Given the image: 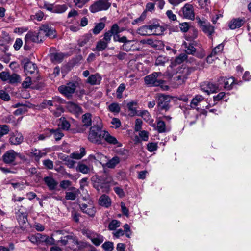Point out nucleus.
Wrapping results in <instances>:
<instances>
[{
  "mask_svg": "<svg viewBox=\"0 0 251 251\" xmlns=\"http://www.w3.org/2000/svg\"><path fill=\"white\" fill-rule=\"evenodd\" d=\"M101 131L100 128L99 126H94L91 127L88 135L89 141L96 144H101L102 139Z\"/></svg>",
  "mask_w": 251,
  "mask_h": 251,
  "instance_id": "nucleus-1",
  "label": "nucleus"
},
{
  "mask_svg": "<svg viewBox=\"0 0 251 251\" xmlns=\"http://www.w3.org/2000/svg\"><path fill=\"white\" fill-rule=\"evenodd\" d=\"M110 6L108 0H99L92 4L89 8L91 12L95 13L100 11L106 10Z\"/></svg>",
  "mask_w": 251,
  "mask_h": 251,
  "instance_id": "nucleus-2",
  "label": "nucleus"
},
{
  "mask_svg": "<svg viewBox=\"0 0 251 251\" xmlns=\"http://www.w3.org/2000/svg\"><path fill=\"white\" fill-rule=\"evenodd\" d=\"M171 100L172 98L169 95H159L157 102L158 109L159 110H168L170 108L169 103Z\"/></svg>",
  "mask_w": 251,
  "mask_h": 251,
  "instance_id": "nucleus-3",
  "label": "nucleus"
},
{
  "mask_svg": "<svg viewBox=\"0 0 251 251\" xmlns=\"http://www.w3.org/2000/svg\"><path fill=\"white\" fill-rule=\"evenodd\" d=\"M76 83L69 82L66 85H62L58 87V91L67 97H70L75 92L76 89Z\"/></svg>",
  "mask_w": 251,
  "mask_h": 251,
  "instance_id": "nucleus-4",
  "label": "nucleus"
},
{
  "mask_svg": "<svg viewBox=\"0 0 251 251\" xmlns=\"http://www.w3.org/2000/svg\"><path fill=\"white\" fill-rule=\"evenodd\" d=\"M161 75V73L154 72L145 77V82L146 84L152 86L160 85L163 81L157 79V77Z\"/></svg>",
  "mask_w": 251,
  "mask_h": 251,
  "instance_id": "nucleus-5",
  "label": "nucleus"
},
{
  "mask_svg": "<svg viewBox=\"0 0 251 251\" xmlns=\"http://www.w3.org/2000/svg\"><path fill=\"white\" fill-rule=\"evenodd\" d=\"M218 87H223L225 89L230 90L232 88L235 80L233 77H220L218 80Z\"/></svg>",
  "mask_w": 251,
  "mask_h": 251,
  "instance_id": "nucleus-6",
  "label": "nucleus"
},
{
  "mask_svg": "<svg viewBox=\"0 0 251 251\" xmlns=\"http://www.w3.org/2000/svg\"><path fill=\"white\" fill-rule=\"evenodd\" d=\"M182 12L183 17L187 19L193 20L195 18L194 7L192 4L186 3L182 8L180 13Z\"/></svg>",
  "mask_w": 251,
  "mask_h": 251,
  "instance_id": "nucleus-7",
  "label": "nucleus"
},
{
  "mask_svg": "<svg viewBox=\"0 0 251 251\" xmlns=\"http://www.w3.org/2000/svg\"><path fill=\"white\" fill-rule=\"evenodd\" d=\"M86 235L96 246L100 245L104 240L102 235L91 231H86Z\"/></svg>",
  "mask_w": 251,
  "mask_h": 251,
  "instance_id": "nucleus-8",
  "label": "nucleus"
},
{
  "mask_svg": "<svg viewBox=\"0 0 251 251\" xmlns=\"http://www.w3.org/2000/svg\"><path fill=\"white\" fill-rule=\"evenodd\" d=\"M218 89V85L216 86L209 82H204L201 85V90L208 95L216 92Z\"/></svg>",
  "mask_w": 251,
  "mask_h": 251,
  "instance_id": "nucleus-9",
  "label": "nucleus"
},
{
  "mask_svg": "<svg viewBox=\"0 0 251 251\" xmlns=\"http://www.w3.org/2000/svg\"><path fill=\"white\" fill-rule=\"evenodd\" d=\"M101 135H102V138L104 139L108 144L116 145L118 147L122 146V144L119 142L115 137L111 135L107 131H101Z\"/></svg>",
  "mask_w": 251,
  "mask_h": 251,
  "instance_id": "nucleus-10",
  "label": "nucleus"
},
{
  "mask_svg": "<svg viewBox=\"0 0 251 251\" xmlns=\"http://www.w3.org/2000/svg\"><path fill=\"white\" fill-rule=\"evenodd\" d=\"M196 19L204 33L211 35L214 32V28L213 26L209 24H207L205 21H202L199 18H197Z\"/></svg>",
  "mask_w": 251,
  "mask_h": 251,
  "instance_id": "nucleus-11",
  "label": "nucleus"
},
{
  "mask_svg": "<svg viewBox=\"0 0 251 251\" xmlns=\"http://www.w3.org/2000/svg\"><path fill=\"white\" fill-rule=\"evenodd\" d=\"M47 154L46 149L39 150L36 148L32 149L29 153V155L35 160L38 161L39 159L45 156Z\"/></svg>",
  "mask_w": 251,
  "mask_h": 251,
  "instance_id": "nucleus-12",
  "label": "nucleus"
},
{
  "mask_svg": "<svg viewBox=\"0 0 251 251\" xmlns=\"http://www.w3.org/2000/svg\"><path fill=\"white\" fill-rule=\"evenodd\" d=\"M19 154L13 150L6 151L2 156L3 161L6 164L12 163Z\"/></svg>",
  "mask_w": 251,
  "mask_h": 251,
  "instance_id": "nucleus-13",
  "label": "nucleus"
},
{
  "mask_svg": "<svg viewBox=\"0 0 251 251\" xmlns=\"http://www.w3.org/2000/svg\"><path fill=\"white\" fill-rule=\"evenodd\" d=\"M191 69L189 68H185L183 70V74L178 75L174 78L176 81V85L178 86L183 84L186 79L188 75H189L191 72Z\"/></svg>",
  "mask_w": 251,
  "mask_h": 251,
  "instance_id": "nucleus-14",
  "label": "nucleus"
},
{
  "mask_svg": "<svg viewBox=\"0 0 251 251\" xmlns=\"http://www.w3.org/2000/svg\"><path fill=\"white\" fill-rule=\"evenodd\" d=\"M69 190L66 192L65 195V199L68 200H75L80 193L79 189L74 187H71Z\"/></svg>",
  "mask_w": 251,
  "mask_h": 251,
  "instance_id": "nucleus-15",
  "label": "nucleus"
},
{
  "mask_svg": "<svg viewBox=\"0 0 251 251\" xmlns=\"http://www.w3.org/2000/svg\"><path fill=\"white\" fill-rule=\"evenodd\" d=\"M23 136L21 133L15 132L10 136L9 142L13 145H19L23 142Z\"/></svg>",
  "mask_w": 251,
  "mask_h": 251,
  "instance_id": "nucleus-16",
  "label": "nucleus"
},
{
  "mask_svg": "<svg viewBox=\"0 0 251 251\" xmlns=\"http://www.w3.org/2000/svg\"><path fill=\"white\" fill-rule=\"evenodd\" d=\"M245 22V19L236 18L232 19L229 23L228 25L231 29L240 27Z\"/></svg>",
  "mask_w": 251,
  "mask_h": 251,
  "instance_id": "nucleus-17",
  "label": "nucleus"
},
{
  "mask_svg": "<svg viewBox=\"0 0 251 251\" xmlns=\"http://www.w3.org/2000/svg\"><path fill=\"white\" fill-rule=\"evenodd\" d=\"M132 41V40H127L126 36L121 37V38L119 40V42L124 43L122 49L127 51L134 50L133 48V45H131Z\"/></svg>",
  "mask_w": 251,
  "mask_h": 251,
  "instance_id": "nucleus-18",
  "label": "nucleus"
},
{
  "mask_svg": "<svg viewBox=\"0 0 251 251\" xmlns=\"http://www.w3.org/2000/svg\"><path fill=\"white\" fill-rule=\"evenodd\" d=\"M41 28L44 34H45L46 37H49L50 38L55 37V30L53 28L50 27L48 25H44L41 26Z\"/></svg>",
  "mask_w": 251,
  "mask_h": 251,
  "instance_id": "nucleus-19",
  "label": "nucleus"
},
{
  "mask_svg": "<svg viewBox=\"0 0 251 251\" xmlns=\"http://www.w3.org/2000/svg\"><path fill=\"white\" fill-rule=\"evenodd\" d=\"M64 102V100L58 97H55L51 100H46L45 104L50 107H54Z\"/></svg>",
  "mask_w": 251,
  "mask_h": 251,
  "instance_id": "nucleus-20",
  "label": "nucleus"
},
{
  "mask_svg": "<svg viewBox=\"0 0 251 251\" xmlns=\"http://www.w3.org/2000/svg\"><path fill=\"white\" fill-rule=\"evenodd\" d=\"M102 78L98 74H95L90 75L87 80V82L92 85H99L100 84Z\"/></svg>",
  "mask_w": 251,
  "mask_h": 251,
  "instance_id": "nucleus-21",
  "label": "nucleus"
},
{
  "mask_svg": "<svg viewBox=\"0 0 251 251\" xmlns=\"http://www.w3.org/2000/svg\"><path fill=\"white\" fill-rule=\"evenodd\" d=\"M141 43L142 44H146L149 45H150L153 48H160L162 45L163 43L161 41L157 40H153L152 39H143L141 41Z\"/></svg>",
  "mask_w": 251,
  "mask_h": 251,
  "instance_id": "nucleus-22",
  "label": "nucleus"
},
{
  "mask_svg": "<svg viewBox=\"0 0 251 251\" xmlns=\"http://www.w3.org/2000/svg\"><path fill=\"white\" fill-rule=\"evenodd\" d=\"M25 72L28 74H32L37 71L36 65L30 61H28L24 65Z\"/></svg>",
  "mask_w": 251,
  "mask_h": 251,
  "instance_id": "nucleus-23",
  "label": "nucleus"
},
{
  "mask_svg": "<svg viewBox=\"0 0 251 251\" xmlns=\"http://www.w3.org/2000/svg\"><path fill=\"white\" fill-rule=\"evenodd\" d=\"M99 203L100 205L107 208L111 205V201L108 196L104 194L100 197Z\"/></svg>",
  "mask_w": 251,
  "mask_h": 251,
  "instance_id": "nucleus-24",
  "label": "nucleus"
},
{
  "mask_svg": "<svg viewBox=\"0 0 251 251\" xmlns=\"http://www.w3.org/2000/svg\"><path fill=\"white\" fill-rule=\"evenodd\" d=\"M67 107L68 110L71 113L75 114H79L82 113L81 107L75 103L69 102L67 104Z\"/></svg>",
  "mask_w": 251,
  "mask_h": 251,
  "instance_id": "nucleus-25",
  "label": "nucleus"
},
{
  "mask_svg": "<svg viewBox=\"0 0 251 251\" xmlns=\"http://www.w3.org/2000/svg\"><path fill=\"white\" fill-rule=\"evenodd\" d=\"M224 45L223 44H220L217 46L212 51L211 54L207 57V62L208 63H211L210 59L212 57L221 53L223 50Z\"/></svg>",
  "mask_w": 251,
  "mask_h": 251,
  "instance_id": "nucleus-26",
  "label": "nucleus"
},
{
  "mask_svg": "<svg viewBox=\"0 0 251 251\" xmlns=\"http://www.w3.org/2000/svg\"><path fill=\"white\" fill-rule=\"evenodd\" d=\"M151 35H160L163 32V28L158 24L149 25Z\"/></svg>",
  "mask_w": 251,
  "mask_h": 251,
  "instance_id": "nucleus-27",
  "label": "nucleus"
},
{
  "mask_svg": "<svg viewBox=\"0 0 251 251\" xmlns=\"http://www.w3.org/2000/svg\"><path fill=\"white\" fill-rule=\"evenodd\" d=\"M45 183L51 190L55 189L58 183L51 177H46L44 178Z\"/></svg>",
  "mask_w": 251,
  "mask_h": 251,
  "instance_id": "nucleus-28",
  "label": "nucleus"
},
{
  "mask_svg": "<svg viewBox=\"0 0 251 251\" xmlns=\"http://www.w3.org/2000/svg\"><path fill=\"white\" fill-rule=\"evenodd\" d=\"M141 116L145 121L150 124V125L152 127H155L153 120L151 118V116L147 111L145 110L142 111L141 113Z\"/></svg>",
  "mask_w": 251,
  "mask_h": 251,
  "instance_id": "nucleus-29",
  "label": "nucleus"
},
{
  "mask_svg": "<svg viewBox=\"0 0 251 251\" xmlns=\"http://www.w3.org/2000/svg\"><path fill=\"white\" fill-rule=\"evenodd\" d=\"M204 99L202 96L197 95L192 100L190 103V106L191 108L195 109L198 106V104L202 101Z\"/></svg>",
  "mask_w": 251,
  "mask_h": 251,
  "instance_id": "nucleus-30",
  "label": "nucleus"
},
{
  "mask_svg": "<svg viewBox=\"0 0 251 251\" xmlns=\"http://www.w3.org/2000/svg\"><path fill=\"white\" fill-rule=\"evenodd\" d=\"M37 38L36 32H28L25 37V44L28 43L30 41L37 43Z\"/></svg>",
  "mask_w": 251,
  "mask_h": 251,
  "instance_id": "nucleus-31",
  "label": "nucleus"
},
{
  "mask_svg": "<svg viewBox=\"0 0 251 251\" xmlns=\"http://www.w3.org/2000/svg\"><path fill=\"white\" fill-rule=\"evenodd\" d=\"M86 154L85 150L84 148H81L80 149V151H75L70 154V157L72 158L75 159H80L83 157Z\"/></svg>",
  "mask_w": 251,
  "mask_h": 251,
  "instance_id": "nucleus-32",
  "label": "nucleus"
},
{
  "mask_svg": "<svg viewBox=\"0 0 251 251\" xmlns=\"http://www.w3.org/2000/svg\"><path fill=\"white\" fill-rule=\"evenodd\" d=\"M137 33L142 36L151 35L149 25H143L137 29Z\"/></svg>",
  "mask_w": 251,
  "mask_h": 251,
  "instance_id": "nucleus-33",
  "label": "nucleus"
},
{
  "mask_svg": "<svg viewBox=\"0 0 251 251\" xmlns=\"http://www.w3.org/2000/svg\"><path fill=\"white\" fill-rule=\"evenodd\" d=\"M154 127L159 133H163L167 131L164 122L160 120L157 121L156 126Z\"/></svg>",
  "mask_w": 251,
  "mask_h": 251,
  "instance_id": "nucleus-34",
  "label": "nucleus"
},
{
  "mask_svg": "<svg viewBox=\"0 0 251 251\" xmlns=\"http://www.w3.org/2000/svg\"><path fill=\"white\" fill-rule=\"evenodd\" d=\"M76 170L83 174H88L91 171V168L83 163H79L76 167Z\"/></svg>",
  "mask_w": 251,
  "mask_h": 251,
  "instance_id": "nucleus-35",
  "label": "nucleus"
},
{
  "mask_svg": "<svg viewBox=\"0 0 251 251\" xmlns=\"http://www.w3.org/2000/svg\"><path fill=\"white\" fill-rule=\"evenodd\" d=\"M107 45L108 44L107 42H105L103 40H100L97 43L96 48L92 50L93 51H102L107 47Z\"/></svg>",
  "mask_w": 251,
  "mask_h": 251,
  "instance_id": "nucleus-36",
  "label": "nucleus"
},
{
  "mask_svg": "<svg viewBox=\"0 0 251 251\" xmlns=\"http://www.w3.org/2000/svg\"><path fill=\"white\" fill-rule=\"evenodd\" d=\"M120 162V159L117 156L113 157L105 163V166L109 168H113L115 167Z\"/></svg>",
  "mask_w": 251,
  "mask_h": 251,
  "instance_id": "nucleus-37",
  "label": "nucleus"
},
{
  "mask_svg": "<svg viewBox=\"0 0 251 251\" xmlns=\"http://www.w3.org/2000/svg\"><path fill=\"white\" fill-rule=\"evenodd\" d=\"M20 106L17 110H16L14 112V114L16 115H20L23 113H25L27 110V107L24 105H21L20 103H17L16 104L15 107H18Z\"/></svg>",
  "mask_w": 251,
  "mask_h": 251,
  "instance_id": "nucleus-38",
  "label": "nucleus"
},
{
  "mask_svg": "<svg viewBox=\"0 0 251 251\" xmlns=\"http://www.w3.org/2000/svg\"><path fill=\"white\" fill-rule=\"evenodd\" d=\"M58 104V106L54 107H50L49 109L55 117H59L63 113V108Z\"/></svg>",
  "mask_w": 251,
  "mask_h": 251,
  "instance_id": "nucleus-39",
  "label": "nucleus"
},
{
  "mask_svg": "<svg viewBox=\"0 0 251 251\" xmlns=\"http://www.w3.org/2000/svg\"><path fill=\"white\" fill-rule=\"evenodd\" d=\"M17 220L19 225L23 227L26 224L27 221V216L24 213H19L17 215Z\"/></svg>",
  "mask_w": 251,
  "mask_h": 251,
  "instance_id": "nucleus-40",
  "label": "nucleus"
},
{
  "mask_svg": "<svg viewBox=\"0 0 251 251\" xmlns=\"http://www.w3.org/2000/svg\"><path fill=\"white\" fill-rule=\"evenodd\" d=\"M64 57L62 53H52L50 55V59L52 62H60Z\"/></svg>",
  "mask_w": 251,
  "mask_h": 251,
  "instance_id": "nucleus-41",
  "label": "nucleus"
},
{
  "mask_svg": "<svg viewBox=\"0 0 251 251\" xmlns=\"http://www.w3.org/2000/svg\"><path fill=\"white\" fill-rule=\"evenodd\" d=\"M121 223L117 220H112L109 224L108 228L110 230L115 231L116 229L120 226Z\"/></svg>",
  "mask_w": 251,
  "mask_h": 251,
  "instance_id": "nucleus-42",
  "label": "nucleus"
},
{
  "mask_svg": "<svg viewBox=\"0 0 251 251\" xmlns=\"http://www.w3.org/2000/svg\"><path fill=\"white\" fill-rule=\"evenodd\" d=\"M168 61V58L164 56H159L156 59L155 65L156 66H163Z\"/></svg>",
  "mask_w": 251,
  "mask_h": 251,
  "instance_id": "nucleus-43",
  "label": "nucleus"
},
{
  "mask_svg": "<svg viewBox=\"0 0 251 251\" xmlns=\"http://www.w3.org/2000/svg\"><path fill=\"white\" fill-rule=\"evenodd\" d=\"M82 121L85 126H91L92 124L91 115L88 113L83 115L82 117Z\"/></svg>",
  "mask_w": 251,
  "mask_h": 251,
  "instance_id": "nucleus-44",
  "label": "nucleus"
},
{
  "mask_svg": "<svg viewBox=\"0 0 251 251\" xmlns=\"http://www.w3.org/2000/svg\"><path fill=\"white\" fill-rule=\"evenodd\" d=\"M59 125L64 129H68L70 127V125L68 121L66 120L64 117H61L60 119V122Z\"/></svg>",
  "mask_w": 251,
  "mask_h": 251,
  "instance_id": "nucleus-45",
  "label": "nucleus"
},
{
  "mask_svg": "<svg viewBox=\"0 0 251 251\" xmlns=\"http://www.w3.org/2000/svg\"><path fill=\"white\" fill-rule=\"evenodd\" d=\"M187 59V55L185 53H182L176 57L175 60V64H180Z\"/></svg>",
  "mask_w": 251,
  "mask_h": 251,
  "instance_id": "nucleus-46",
  "label": "nucleus"
},
{
  "mask_svg": "<svg viewBox=\"0 0 251 251\" xmlns=\"http://www.w3.org/2000/svg\"><path fill=\"white\" fill-rule=\"evenodd\" d=\"M126 85L124 83L120 84L119 87L116 90V97L118 99H121L122 98V93L125 90Z\"/></svg>",
  "mask_w": 251,
  "mask_h": 251,
  "instance_id": "nucleus-47",
  "label": "nucleus"
},
{
  "mask_svg": "<svg viewBox=\"0 0 251 251\" xmlns=\"http://www.w3.org/2000/svg\"><path fill=\"white\" fill-rule=\"evenodd\" d=\"M32 81L31 78L30 77H27L22 83V86L24 88H34L33 86H32Z\"/></svg>",
  "mask_w": 251,
  "mask_h": 251,
  "instance_id": "nucleus-48",
  "label": "nucleus"
},
{
  "mask_svg": "<svg viewBox=\"0 0 251 251\" xmlns=\"http://www.w3.org/2000/svg\"><path fill=\"white\" fill-rule=\"evenodd\" d=\"M8 82L10 83L14 84L20 82V76L16 74H13L12 75H9Z\"/></svg>",
  "mask_w": 251,
  "mask_h": 251,
  "instance_id": "nucleus-49",
  "label": "nucleus"
},
{
  "mask_svg": "<svg viewBox=\"0 0 251 251\" xmlns=\"http://www.w3.org/2000/svg\"><path fill=\"white\" fill-rule=\"evenodd\" d=\"M108 109L111 112L119 113L120 110V107L117 103H112L108 106Z\"/></svg>",
  "mask_w": 251,
  "mask_h": 251,
  "instance_id": "nucleus-50",
  "label": "nucleus"
},
{
  "mask_svg": "<svg viewBox=\"0 0 251 251\" xmlns=\"http://www.w3.org/2000/svg\"><path fill=\"white\" fill-rule=\"evenodd\" d=\"M9 131V128L6 125H0V138L7 134Z\"/></svg>",
  "mask_w": 251,
  "mask_h": 251,
  "instance_id": "nucleus-51",
  "label": "nucleus"
},
{
  "mask_svg": "<svg viewBox=\"0 0 251 251\" xmlns=\"http://www.w3.org/2000/svg\"><path fill=\"white\" fill-rule=\"evenodd\" d=\"M105 25L103 23H99L93 29V33L95 34H99L104 27Z\"/></svg>",
  "mask_w": 251,
  "mask_h": 251,
  "instance_id": "nucleus-52",
  "label": "nucleus"
},
{
  "mask_svg": "<svg viewBox=\"0 0 251 251\" xmlns=\"http://www.w3.org/2000/svg\"><path fill=\"white\" fill-rule=\"evenodd\" d=\"M36 35L37 38L36 39H37L36 41H37V43L42 42L46 38L45 34H44L41 27L38 32H36Z\"/></svg>",
  "mask_w": 251,
  "mask_h": 251,
  "instance_id": "nucleus-53",
  "label": "nucleus"
},
{
  "mask_svg": "<svg viewBox=\"0 0 251 251\" xmlns=\"http://www.w3.org/2000/svg\"><path fill=\"white\" fill-rule=\"evenodd\" d=\"M136 105L137 103L134 101H131L127 103V107L133 115L135 114L136 112Z\"/></svg>",
  "mask_w": 251,
  "mask_h": 251,
  "instance_id": "nucleus-54",
  "label": "nucleus"
},
{
  "mask_svg": "<svg viewBox=\"0 0 251 251\" xmlns=\"http://www.w3.org/2000/svg\"><path fill=\"white\" fill-rule=\"evenodd\" d=\"M90 0H74V3L76 7L81 8L83 7Z\"/></svg>",
  "mask_w": 251,
  "mask_h": 251,
  "instance_id": "nucleus-55",
  "label": "nucleus"
},
{
  "mask_svg": "<svg viewBox=\"0 0 251 251\" xmlns=\"http://www.w3.org/2000/svg\"><path fill=\"white\" fill-rule=\"evenodd\" d=\"M103 249L106 251H112L113 250V243L112 242H105L102 245Z\"/></svg>",
  "mask_w": 251,
  "mask_h": 251,
  "instance_id": "nucleus-56",
  "label": "nucleus"
},
{
  "mask_svg": "<svg viewBox=\"0 0 251 251\" xmlns=\"http://www.w3.org/2000/svg\"><path fill=\"white\" fill-rule=\"evenodd\" d=\"M67 9V6L65 5H60L56 6L54 9L53 12L57 13H62L65 12Z\"/></svg>",
  "mask_w": 251,
  "mask_h": 251,
  "instance_id": "nucleus-57",
  "label": "nucleus"
},
{
  "mask_svg": "<svg viewBox=\"0 0 251 251\" xmlns=\"http://www.w3.org/2000/svg\"><path fill=\"white\" fill-rule=\"evenodd\" d=\"M50 132L53 134L54 137L56 141L60 140L63 136V134L59 129L56 130H51Z\"/></svg>",
  "mask_w": 251,
  "mask_h": 251,
  "instance_id": "nucleus-58",
  "label": "nucleus"
},
{
  "mask_svg": "<svg viewBox=\"0 0 251 251\" xmlns=\"http://www.w3.org/2000/svg\"><path fill=\"white\" fill-rule=\"evenodd\" d=\"M65 161V164L70 168H73L74 166V164L75 162L72 159V158L70 157H65L64 158H62Z\"/></svg>",
  "mask_w": 251,
  "mask_h": 251,
  "instance_id": "nucleus-59",
  "label": "nucleus"
},
{
  "mask_svg": "<svg viewBox=\"0 0 251 251\" xmlns=\"http://www.w3.org/2000/svg\"><path fill=\"white\" fill-rule=\"evenodd\" d=\"M149 133L145 130L140 131L139 133V136L143 141H147L149 139Z\"/></svg>",
  "mask_w": 251,
  "mask_h": 251,
  "instance_id": "nucleus-60",
  "label": "nucleus"
},
{
  "mask_svg": "<svg viewBox=\"0 0 251 251\" xmlns=\"http://www.w3.org/2000/svg\"><path fill=\"white\" fill-rule=\"evenodd\" d=\"M124 231L122 229H119L118 230H115L112 232V235L113 237L115 238H119L121 237L124 236Z\"/></svg>",
  "mask_w": 251,
  "mask_h": 251,
  "instance_id": "nucleus-61",
  "label": "nucleus"
},
{
  "mask_svg": "<svg viewBox=\"0 0 251 251\" xmlns=\"http://www.w3.org/2000/svg\"><path fill=\"white\" fill-rule=\"evenodd\" d=\"M123 227L124 228V232L126 233V235L127 238H130L132 232L130 229V226L128 224H126L124 225Z\"/></svg>",
  "mask_w": 251,
  "mask_h": 251,
  "instance_id": "nucleus-62",
  "label": "nucleus"
},
{
  "mask_svg": "<svg viewBox=\"0 0 251 251\" xmlns=\"http://www.w3.org/2000/svg\"><path fill=\"white\" fill-rule=\"evenodd\" d=\"M23 45V41L20 38H17L13 47L16 50H18Z\"/></svg>",
  "mask_w": 251,
  "mask_h": 251,
  "instance_id": "nucleus-63",
  "label": "nucleus"
},
{
  "mask_svg": "<svg viewBox=\"0 0 251 251\" xmlns=\"http://www.w3.org/2000/svg\"><path fill=\"white\" fill-rule=\"evenodd\" d=\"M111 124L113 126V127L115 128L119 127L121 125V123L120 120L117 118H113L112 119Z\"/></svg>",
  "mask_w": 251,
  "mask_h": 251,
  "instance_id": "nucleus-64",
  "label": "nucleus"
}]
</instances>
